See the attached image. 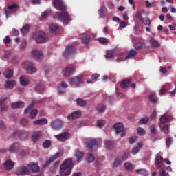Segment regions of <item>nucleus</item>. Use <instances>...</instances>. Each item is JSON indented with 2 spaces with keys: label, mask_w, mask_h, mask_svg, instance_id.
<instances>
[{
  "label": "nucleus",
  "mask_w": 176,
  "mask_h": 176,
  "mask_svg": "<svg viewBox=\"0 0 176 176\" xmlns=\"http://www.w3.org/2000/svg\"><path fill=\"white\" fill-rule=\"evenodd\" d=\"M34 124H35L36 126H43L45 124H47V119L42 118L40 120H37L34 121Z\"/></svg>",
  "instance_id": "26"
},
{
  "label": "nucleus",
  "mask_w": 176,
  "mask_h": 176,
  "mask_svg": "<svg viewBox=\"0 0 176 176\" xmlns=\"http://www.w3.org/2000/svg\"><path fill=\"white\" fill-rule=\"evenodd\" d=\"M75 157L77 159L78 163H80V160H82V159L83 158V153L76 150L75 153Z\"/></svg>",
  "instance_id": "34"
},
{
  "label": "nucleus",
  "mask_w": 176,
  "mask_h": 176,
  "mask_svg": "<svg viewBox=\"0 0 176 176\" xmlns=\"http://www.w3.org/2000/svg\"><path fill=\"white\" fill-rule=\"evenodd\" d=\"M58 29V26H57V25L54 23H52L50 25V32H52V34H54Z\"/></svg>",
  "instance_id": "43"
},
{
  "label": "nucleus",
  "mask_w": 176,
  "mask_h": 176,
  "mask_svg": "<svg viewBox=\"0 0 176 176\" xmlns=\"http://www.w3.org/2000/svg\"><path fill=\"white\" fill-rule=\"evenodd\" d=\"M134 47L136 49V50H141L142 49H148L149 47L146 45L145 43L142 42H138L135 43Z\"/></svg>",
  "instance_id": "20"
},
{
  "label": "nucleus",
  "mask_w": 176,
  "mask_h": 176,
  "mask_svg": "<svg viewBox=\"0 0 176 176\" xmlns=\"http://www.w3.org/2000/svg\"><path fill=\"white\" fill-rule=\"evenodd\" d=\"M100 16L102 19H104L105 17V10L104 8H101L99 10Z\"/></svg>",
  "instance_id": "60"
},
{
  "label": "nucleus",
  "mask_w": 176,
  "mask_h": 176,
  "mask_svg": "<svg viewBox=\"0 0 176 176\" xmlns=\"http://www.w3.org/2000/svg\"><path fill=\"white\" fill-rule=\"evenodd\" d=\"M34 108V103L30 105L24 111V113H30L29 118L30 119H35L38 115V109H32Z\"/></svg>",
  "instance_id": "3"
},
{
  "label": "nucleus",
  "mask_w": 176,
  "mask_h": 176,
  "mask_svg": "<svg viewBox=\"0 0 176 176\" xmlns=\"http://www.w3.org/2000/svg\"><path fill=\"white\" fill-rule=\"evenodd\" d=\"M104 145L107 149H112V148H115L116 146L115 142L111 140H106L104 142Z\"/></svg>",
  "instance_id": "29"
},
{
  "label": "nucleus",
  "mask_w": 176,
  "mask_h": 176,
  "mask_svg": "<svg viewBox=\"0 0 176 176\" xmlns=\"http://www.w3.org/2000/svg\"><path fill=\"white\" fill-rule=\"evenodd\" d=\"M148 98L151 102H157V97H156V94L155 93L151 94Z\"/></svg>",
  "instance_id": "41"
},
{
  "label": "nucleus",
  "mask_w": 176,
  "mask_h": 176,
  "mask_svg": "<svg viewBox=\"0 0 176 176\" xmlns=\"http://www.w3.org/2000/svg\"><path fill=\"white\" fill-rule=\"evenodd\" d=\"M12 54V52L10 51H8L6 52V54L5 55H3L1 58L3 60H7V58H9V57H10Z\"/></svg>",
  "instance_id": "56"
},
{
  "label": "nucleus",
  "mask_w": 176,
  "mask_h": 176,
  "mask_svg": "<svg viewBox=\"0 0 176 176\" xmlns=\"http://www.w3.org/2000/svg\"><path fill=\"white\" fill-rule=\"evenodd\" d=\"M14 137H20L21 140H25L27 138V133L21 131H16L14 133Z\"/></svg>",
  "instance_id": "24"
},
{
  "label": "nucleus",
  "mask_w": 176,
  "mask_h": 176,
  "mask_svg": "<svg viewBox=\"0 0 176 176\" xmlns=\"http://www.w3.org/2000/svg\"><path fill=\"white\" fill-rule=\"evenodd\" d=\"M60 166H65L67 168H70V170H72L74 168V162L72 161V159L69 158L67 160H65Z\"/></svg>",
  "instance_id": "17"
},
{
  "label": "nucleus",
  "mask_w": 176,
  "mask_h": 176,
  "mask_svg": "<svg viewBox=\"0 0 176 176\" xmlns=\"http://www.w3.org/2000/svg\"><path fill=\"white\" fill-rule=\"evenodd\" d=\"M70 85L74 87H79L83 83V75L77 76L69 81Z\"/></svg>",
  "instance_id": "2"
},
{
  "label": "nucleus",
  "mask_w": 176,
  "mask_h": 176,
  "mask_svg": "<svg viewBox=\"0 0 176 176\" xmlns=\"http://www.w3.org/2000/svg\"><path fill=\"white\" fill-rule=\"evenodd\" d=\"M113 129L116 131V135H120V137H126V129H124V126L122 122L116 123L113 126Z\"/></svg>",
  "instance_id": "1"
},
{
  "label": "nucleus",
  "mask_w": 176,
  "mask_h": 176,
  "mask_svg": "<svg viewBox=\"0 0 176 176\" xmlns=\"http://www.w3.org/2000/svg\"><path fill=\"white\" fill-rule=\"evenodd\" d=\"M4 167H5L6 170H12V168H13V167H14V162H13L10 160H8L5 162Z\"/></svg>",
  "instance_id": "25"
},
{
  "label": "nucleus",
  "mask_w": 176,
  "mask_h": 176,
  "mask_svg": "<svg viewBox=\"0 0 176 176\" xmlns=\"http://www.w3.org/2000/svg\"><path fill=\"white\" fill-rule=\"evenodd\" d=\"M98 42L99 43H101V45H108V43H109V41L104 37H100L98 39Z\"/></svg>",
  "instance_id": "51"
},
{
  "label": "nucleus",
  "mask_w": 176,
  "mask_h": 176,
  "mask_svg": "<svg viewBox=\"0 0 176 176\" xmlns=\"http://www.w3.org/2000/svg\"><path fill=\"white\" fill-rule=\"evenodd\" d=\"M170 86L171 87V84H167L166 85H163L160 89V96H164V94L167 91V87Z\"/></svg>",
  "instance_id": "32"
},
{
  "label": "nucleus",
  "mask_w": 176,
  "mask_h": 176,
  "mask_svg": "<svg viewBox=\"0 0 176 176\" xmlns=\"http://www.w3.org/2000/svg\"><path fill=\"white\" fill-rule=\"evenodd\" d=\"M142 146H144V143L142 142L138 143L137 145L135 147H133V148L132 149V151H131L132 155H137V153L140 152V150L142 148Z\"/></svg>",
  "instance_id": "22"
},
{
  "label": "nucleus",
  "mask_w": 176,
  "mask_h": 176,
  "mask_svg": "<svg viewBox=\"0 0 176 176\" xmlns=\"http://www.w3.org/2000/svg\"><path fill=\"white\" fill-rule=\"evenodd\" d=\"M59 142H65V141L69 140L71 135L68 132H63L54 136Z\"/></svg>",
  "instance_id": "5"
},
{
  "label": "nucleus",
  "mask_w": 176,
  "mask_h": 176,
  "mask_svg": "<svg viewBox=\"0 0 176 176\" xmlns=\"http://www.w3.org/2000/svg\"><path fill=\"white\" fill-rule=\"evenodd\" d=\"M107 122L104 120H99L97 121L98 127H104Z\"/></svg>",
  "instance_id": "55"
},
{
  "label": "nucleus",
  "mask_w": 176,
  "mask_h": 176,
  "mask_svg": "<svg viewBox=\"0 0 176 176\" xmlns=\"http://www.w3.org/2000/svg\"><path fill=\"white\" fill-rule=\"evenodd\" d=\"M54 5L57 10H65L66 9L65 6L63 3V1L61 0H54Z\"/></svg>",
  "instance_id": "15"
},
{
  "label": "nucleus",
  "mask_w": 176,
  "mask_h": 176,
  "mask_svg": "<svg viewBox=\"0 0 176 176\" xmlns=\"http://www.w3.org/2000/svg\"><path fill=\"white\" fill-rule=\"evenodd\" d=\"M129 157V153H124L122 155V157H120V159L122 161V162H124V160H127V158Z\"/></svg>",
  "instance_id": "62"
},
{
  "label": "nucleus",
  "mask_w": 176,
  "mask_h": 176,
  "mask_svg": "<svg viewBox=\"0 0 176 176\" xmlns=\"http://www.w3.org/2000/svg\"><path fill=\"white\" fill-rule=\"evenodd\" d=\"M136 173L138 174H142V175H148V171L145 169H137Z\"/></svg>",
  "instance_id": "54"
},
{
  "label": "nucleus",
  "mask_w": 176,
  "mask_h": 176,
  "mask_svg": "<svg viewBox=\"0 0 176 176\" xmlns=\"http://www.w3.org/2000/svg\"><path fill=\"white\" fill-rule=\"evenodd\" d=\"M102 144V140L101 139H98L96 140V139H94L90 141V142L88 144V146L89 149H93L94 146H100Z\"/></svg>",
  "instance_id": "14"
},
{
  "label": "nucleus",
  "mask_w": 176,
  "mask_h": 176,
  "mask_svg": "<svg viewBox=\"0 0 176 176\" xmlns=\"http://www.w3.org/2000/svg\"><path fill=\"white\" fill-rule=\"evenodd\" d=\"M29 173H30V169L28 168V167L25 166H20L16 170V174H18V175H24L25 174H28Z\"/></svg>",
  "instance_id": "16"
},
{
  "label": "nucleus",
  "mask_w": 176,
  "mask_h": 176,
  "mask_svg": "<svg viewBox=\"0 0 176 176\" xmlns=\"http://www.w3.org/2000/svg\"><path fill=\"white\" fill-rule=\"evenodd\" d=\"M90 35L89 34H84L82 35V36L81 37V41L82 42V43H85L87 44L90 42Z\"/></svg>",
  "instance_id": "35"
},
{
  "label": "nucleus",
  "mask_w": 176,
  "mask_h": 176,
  "mask_svg": "<svg viewBox=\"0 0 176 176\" xmlns=\"http://www.w3.org/2000/svg\"><path fill=\"white\" fill-rule=\"evenodd\" d=\"M173 120L172 116L166 117L165 115H162L160 118V122L161 123L164 124V123H168V122H170V120Z\"/></svg>",
  "instance_id": "28"
},
{
  "label": "nucleus",
  "mask_w": 176,
  "mask_h": 176,
  "mask_svg": "<svg viewBox=\"0 0 176 176\" xmlns=\"http://www.w3.org/2000/svg\"><path fill=\"white\" fill-rule=\"evenodd\" d=\"M152 47L156 49V47H159L160 46V43L159 41L154 40L151 42Z\"/></svg>",
  "instance_id": "57"
},
{
  "label": "nucleus",
  "mask_w": 176,
  "mask_h": 176,
  "mask_svg": "<svg viewBox=\"0 0 176 176\" xmlns=\"http://www.w3.org/2000/svg\"><path fill=\"white\" fill-rule=\"evenodd\" d=\"M16 86V81L14 80H8L5 83V87L7 89H13Z\"/></svg>",
  "instance_id": "30"
},
{
  "label": "nucleus",
  "mask_w": 176,
  "mask_h": 176,
  "mask_svg": "<svg viewBox=\"0 0 176 176\" xmlns=\"http://www.w3.org/2000/svg\"><path fill=\"white\" fill-rule=\"evenodd\" d=\"M94 155L93 153H90L87 155L86 157V162L88 163H92V162L95 160Z\"/></svg>",
  "instance_id": "42"
},
{
  "label": "nucleus",
  "mask_w": 176,
  "mask_h": 176,
  "mask_svg": "<svg viewBox=\"0 0 176 176\" xmlns=\"http://www.w3.org/2000/svg\"><path fill=\"white\" fill-rule=\"evenodd\" d=\"M137 133L138 134H139V135H145L146 131H145V129H144V128L139 127L137 129Z\"/></svg>",
  "instance_id": "52"
},
{
  "label": "nucleus",
  "mask_w": 176,
  "mask_h": 176,
  "mask_svg": "<svg viewBox=\"0 0 176 176\" xmlns=\"http://www.w3.org/2000/svg\"><path fill=\"white\" fill-rule=\"evenodd\" d=\"M25 69H26V72L28 74H35L36 72V67L34 66V64L32 62L28 61L24 63Z\"/></svg>",
  "instance_id": "6"
},
{
  "label": "nucleus",
  "mask_w": 176,
  "mask_h": 176,
  "mask_svg": "<svg viewBox=\"0 0 176 176\" xmlns=\"http://www.w3.org/2000/svg\"><path fill=\"white\" fill-rule=\"evenodd\" d=\"M76 68L75 67H67L63 71V74L64 76H71L74 72H75Z\"/></svg>",
  "instance_id": "11"
},
{
  "label": "nucleus",
  "mask_w": 176,
  "mask_h": 176,
  "mask_svg": "<svg viewBox=\"0 0 176 176\" xmlns=\"http://www.w3.org/2000/svg\"><path fill=\"white\" fill-rule=\"evenodd\" d=\"M21 31L23 35H25V34H27V32L30 31V25H25L21 30Z\"/></svg>",
  "instance_id": "47"
},
{
  "label": "nucleus",
  "mask_w": 176,
  "mask_h": 176,
  "mask_svg": "<svg viewBox=\"0 0 176 176\" xmlns=\"http://www.w3.org/2000/svg\"><path fill=\"white\" fill-rule=\"evenodd\" d=\"M51 127L53 130H61V127H63V121H61V120H55L52 121Z\"/></svg>",
  "instance_id": "9"
},
{
  "label": "nucleus",
  "mask_w": 176,
  "mask_h": 176,
  "mask_svg": "<svg viewBox=\"0 0 176 176\" xmlns=\"http://www.w3.org/2000/svg\"><path fill=\"white\" fill-rule=\"evenodd\" d=\"M51 14H52V11L47 10L42 13V17L43 19H47V17H49V16H50Z\"/></svg>",
  "instance_id": "53"
},
{
  "label": "nucleus",
  "mask_w": 176,
  "mask_h": 176,
  "mask_svg": "<svg viewBox=\"0 0 176 176\" xmlns=\"http://www.w3.org/2000/svg\"><path fill=\"white\" fill-rule=\"evenodd\" d=\"M130 83H131V80H124L121 82V87L122 89H126V87H129V86H130Z\"/></svg>",
  "instance_id": "36"
},
{
  "label": "nucleus",
  "mask_w": 176,
  "mask_h": 176,
  "mask_svg": "<svg viewBox=\"0 0 176 176\" xmlns=\"http://www.w3.org/2000/svg\"><path fill=\"white\" fill-rule=\"evenodd\" d=\"M19 148H20V144H19V143H15L10 147V152H16Z\"/></svg>",
  "instance_id": "46"
},
{
  "label": "nucleus",
  "mask_w": 176,
  "mask_h": 176,
  "mask_svg": "<svg viewBox=\"0 0 176 176\" xmlns=\"http://www.w3.org/2000/svg\"><path fill=\"white\" fill-rule=\"evenodd\" d=\"M60 157H63V152L56 153L52 157H51L45 164V166H49L50 163L54 162V160H57V159H60Z\"/></svg>",
  "instance_id": "18"
},
{
  "label": "nucleus",
  "mask_w": 176,
  "mask_h": 176,
  "mask_svg": "<svg viewBox=\"0 0 176 176\" xmlns=\"http://www.w3.org/2000/svg\"><path fill=\"white\" fill-rule=\"evenodd\" d=\"M36 41L38 43H45L47 41V37L43 32L38 31L36 33Z\"/></svg>",
  "instance_id": "4"
},
{
  "label": "nucleus",
  "mask_w": 176,
  "mask_h": 176,
  "mask_svg": "<svg viewBox=\"0 0 176 176\" xmlns=\"http://www.w3.org/2000/svg\"><path fill=\"white\" fill-rule=\"evenodd\" d=\"M122 162H123L120 157H118L113 162L114 167H120L122 165Z\"/></svg>",
  "instance_id": "48"
},
{
  "label": "nucleus",
  "mask_w": 176,
  "mask_h": 176,
  "mask_svg": "<svg viewBox=\"0 0 176 176\" xmlns=\"http://www.w3.org/2000/svg\"><path fill=\"white\" fill-rule=\"evenodd\" d=\"M143 24H145L146 25H149L151 24V21L148 18H144L142 19Z\"/></svg>",
  "instance_id": "63"
},
{
  "label": "nucleus",
  "mask_w": 176,
  "mask_h": 176,
  "mask_svg": "<svg viewBox=\"0 0 176 176\" xmlns=\"http://www.w3.org/2000/svg\"><path fill=\"white\" fill-rule=\"evenodd\" d=\"M58 19L63 23H68V21H71V17L69 16V14L68 12H61L58 15Z\"/></svg>",
  "instance_id": "10"
},
{
  "label": "nucleus",
  "mask_w": 176,
  "mask_h": 176,
  "mask_svg": "<svg viewBox=\"0 0 176 176\" xmlns=\"http://www.w3.org/2000/svg\"><path fill=\"white\" fill-rule=\"evenodd\" d=\"M71 173H72V169H70L69 168H66V167L63 166L62 165H60V175L61 176L71 175Z\"/></svg>",
  "instance_id": "12"
},
{
  "label": "nucleus",
  "mask_w": 176,
  "mask_h": 176,
  "mask_svg": "<svg viewBox=\"0 0 176 176\" xmlns=\"http://www.w3.org/2000/svg\"><path fill=\"white\" fill-rule=\"evenodd\" d=\"M19 80L21 86L25 87L30 85V79H28V78H27L26 76H21L19 78Z\"/></svg>",
  "instance_id": "23"
},
{
  "label": "nucleus",
  "mask_w": 176,
  "mask_h": 176,
  "mask_svg": "<svg viewBox=\"0 0 176 176\" xmlns=\"http://www.w3.org/2000/svg\"><path fill=\"white\" fill-rule=\"evenodd\" d=\"M75 53V48L72 45L67 46L66 50L63 52V56L65 58H68L70 56H72Z\"/></svg>",
  "instance_id": "8"
},
{
  "label": "nucleus",
  "mask_w": 176,
  "mask_h": 176,
  "mask_svg": "<svg viewBox=\"0 0 176 176\" xmlns=\"http://www.w3.org/2000/svg\"><path fill=\"white\" fill-rule=\"evenodd\" d=\"M3 75L7 79H10V78H13V67H10L6 69L3 72Z\"/></svg>",
  "instance_id": "19"
},
{
  "label": "nucleus",
  "mask_w": 176,
  "mask_h": 176,
  "mask_svg": "<svg viewBox=\"0 0 176 176\" xmlns=\"http://www.w3.org/2000/svg\"><path fill=\"white\" fill-rule=\"evenodd\" d=\"M25 47H27V41H22V43L21 44L20 50H24L25 49Z\"/></svg>",
  "instance_id": "59"
},
{
  "label": "nucleus",
  "mask_w": 176,
  "mask_h": 176,
  "mask_svg": "<svg viewBox=\"0 0 176 176\" xmlns=\"http://www.w3.org/2000/svg\"><path fill=\"white\" fill-rule=\"evenodd\" d=\"M82 116V111H77L72 113L71 114L67 116L68 120H75V119H78Z\"/></svg>",
  "instance_id": "13"
},
{
  "label": "nucleus",
  "mask_w": 176,
  "mask_h": 176,
  "mask_svg": "<svg viewBox=\"0 0 176 176\" xmlns=\"http://www.w3.org/2000/svg\"><path fill=\"white\" fill-rule=\"evenodd\" d=\"M78 107H86L87 102L82 98H78L76 100Z\"/></svg>",
  "instance_id": "33"
},
{
  "label": "nucleus",
  "mask_w": 176,
  "mask_h": 176,
  "mask_svg": "<svg viewBox=\"0 0 176 176\" xmlns=\"http://www.w3.org/2000/svg\"><path fill=\"white\" fill-rule=\"evenodd\" d=\"M160 174L161 176H168V174L166 173V169H164V168L160 169Z\"/></svg>",
  "instance_id": "61"
},
{
  "label": "nucleus",
  "mask_w": 176,
  "mask_h": 176,
  "mask_svg": "<svg viewBox=\"0 0 176 176\" xmlns=\"http://www.w3.org/2000/svg\"><path fill=\"white\" fill-rule=\"evenodd\" d=\"M137 141V137H132L129 138V144H134Z\"/></svg>",
  "instance_id": "64"
},
{
  "label": "nucleus",
  "mask_w": 176,
  "mask_h": 176,
  "mask_svg": "<svg viewBox=\"0 0 176 176\" xmlns=\"http://www.w3.org/2000/svg\"><path fill=\"white\" fill-rule=\"evenodd\" d=\"M34 90L37 93H43V91H45V85H43V84H38L34 87Z\"/></svg>",
  "instance_id": "31"
},
{
  "label": "nucleus",
  "mask_w": 176,
  "mask_h": 176,
  "mask_svg": "<svg viewBox=\"0 0 176 176\" xmlns=\"http://www.w3.org/2000/svg\"><path fill=\"white\" fill-rule=\"evenodd\" d=\"M137 54H138V52H137V51L134 50H131L129 51V53L128 54V56H126L125 57V60H127L131 57H134V56H137Z\"/></svg>",
  "instance_id": "38"
},
{
  "label": "nucleus",
  "mask_w": 176,
  "mask_h": 176,
  "mask_svg": "<svg viewBox=\"0 0 176 176\" xmlns=\"http://www.w3.org/2000/svg\"><path fill=\"white\" fill-rule=\"evenodd\" d=\"M42 137H43V134L42 133V131H36L33 133L32 140L34 142H36V141H38V140H39L40 138H42Z\"/></svg>",
  "instance_id": "21"
},
{
  "label": "nucleus",
  "mask_w": 176,
  "mask_h": 176,
  "mask_svg": "<svg viewBox=\"0 0 176 176\" xmlns=\"http://www.w3.org/2000/svg\"><path fill=\"white\" fill-rule=\"evenodd\" d=\"M160 129L163 130L165 134H168V130L170 129V126L168 125H164L162 124H160Z\"/></svg>",
  "instance_id": "45"
},
{
  "label": "nucleus",
  "mask_w": 176,
  "mask_h": 176,
  "mask_svg": "<svg viewBox=\"0 0 176 176\" xmlns=\"http://www.w3.org/2000/svg\"><path fill=\"white\" fill-rule=\"evenodd\" d=\"M138 123L139 124H146L147 123H149V118L148 117H144L140 120Z\"/></svg>",
  "instance_id": "50"
},
{
  "label": "nucleus",
  "mask_w": 176,
  "mask_h": 176,
  "mask_svg": "<svg viewBox=\"0 0 176 176\" xmlns=\"http://www.w3.org/2000/svg\"><path fill=\"white\" fill-rule=\"evenodd\" d=\"M97 109L99 113H103V112H105V109H107V107H105V106L104 105H102L99 107H97Z\"/></svg>",
  "instance_id": "58"
},
{
  "label": "nucleus",
  "mask_w": 176,
  "mask_h": 176,
  "mask_svg": "<svg viewBox=\"0 0 176 176\" xmlns=\"http://www.w3.org/2000/svg\"><path fill=\"white\" fill-rule=\"evenodd\" d=\"M50 146H52V141H50V140H45L43 143V147L45 149H47V148H50Z\"/></svg>",
  "instance_id": "49"
},
{
  "label": "nucleus",
  "mask_w": 176,
  "mask_h": 176,
  "mask_svg": "<svg viewBox=\"0 0 176 176\" xmlns=\"http://www.w3.org/2000/svg\"><path fill=\"white\" fill-rule=\"evenodd\" d=\"M28 167H30V168H32V170L34 173H38V171H39V166L36 164H29L28 165Z\"/></svg>",
  "instance_id": "37"
},
{
  "label": "nucleus",
  "mask_w": 176,
  "mask_h": 176,
  "mask_svg": "<svg viewBox=\"0 0 176 176\" xmlns=\"http://www.w3.org/2000/svg\"><path fill=\"white\" fill-rule=\"evenodd\" d=\"M68 88V84L62 82L60 85L58 86V90L59 91V93L63 94V90H62L61 89H67Z\"/></svg>",
  "instance_id": "39"
},
{
  "label": "nucleus",
  "mask_w": 176,
  "mask_h": 176,
  "mask_svg": "<svg viewBox=\"0 0 176 176\" xmlns=\"http://www.w3.org/2000/svg\"><path fill=\"white\" fill-rule=\"evenodd\" d=\"M163 163V157H162V154L158 153L155 157V164H162Z\"/></svg>",
  "instance_id": "40"
},
{
  "label": "nucleus",
  "mask_w": 176,
  "mask_h": 176,
  "mask_svg": "<svg viewBox=\"0 0 176 176\" xmlns=\"http://www.w3.org/2000/svg\"><path fill=\"white\" fill-rule=\"evenodd\" d=\"M31 54L32 57L35 58V60H43V53L39 50H33L31 52Z\"/></svg>",
  "instance_id": "7"
},
{
  "label": "nucleus",
  "mask_w": 176,
  "mask_h": 176,
  "mask_svg": "<svg viewBox=\"0 0 176 176\" xmlns=\"http://www.w3.org/2000/svg\"><path fill=\"white\" fill-rule=\"evenodd\" d=\"M124 167L125 170H128V171H131L133 168V166L131 163L130 162H125L124 164Z\"/></svg>",
  "instance_id": "44"
},
{
  "label": "nucleus",
  "mask_w": 176,
  "mask_h": 176,
  "mask_svg": "<svg viewBox=\"0 0 176 176\" xmlns=\"http://www.w3.org/2000/svg\"><path fill=\"white\" fill-rule=\"evenodd\" d=\"M19 108H24V102L22 101L16 102L15 103H12V109H19Z\"/></svg>",
  "instance_id": "27"
}]
</instances>
